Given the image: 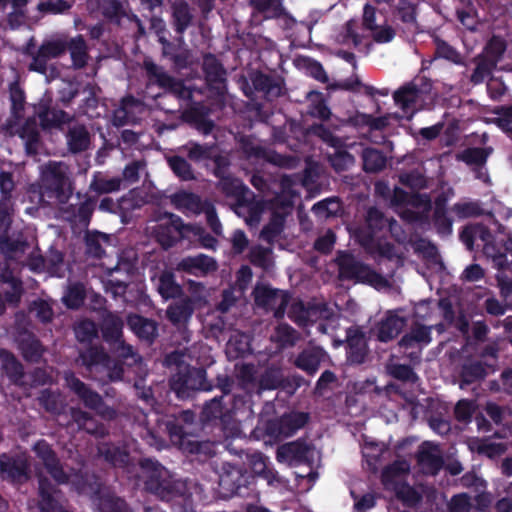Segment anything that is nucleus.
Returning <instances> with one entry per match:
<instances>
[{
    "instance_id": "nucleus-43",
    "label": "nucleus",
    "mask_w": 512,
    "mask_h": 512,
    "mask_svg": "<svg viewBox=\"0 0 512 512\" xmlns=\"http://www.w3.org/2000/svg\"><path fill=\"white\" fill-rule=\"evenodd\" d=\"M329 89L348 93H356L364 96H388L390 94V90L388 88L377 89L374 86L366 85L359 81H355L354 83L345 81L342 83L333 84L329 86Z\"/></svg>"
},
{
    "instance_id": "nucleus-50",
    "label": "nucleus",
    "mask_w": 512,
    "mask_h": 512,
    "mask_svg": "<svg viewBox=\"0 0 512 512\" xmlns=\"http://www.w3.org/2000/svg\"><path fill=\"white\" fill-rule=\"evenodd\" d=\"M171 429V437H169L171 443L183 453L195 455L197 452V442L199 440L190 432L181 434L180 429L177 426L173 425L171 426Z\"/></svg>"
},
{
    "instance_id": "nucleus-59",
    "label": "nucleus",
    "mask_w": 512,
    "mask_h": 512,
    "mask_svg": "<svg viewBox=\"0 0 512 512\" xmlns=\"http://www.w3.org/2000/svg\"><path fill=\"white\" fill-rule=\"evenodd\" d=\"M36 260L41 262L43 270H47L51 275L61 276L64 262V254L61 251L50 248L46 256H37Z\"/></svg>"
},
{
    "instance_id": "nucleus-38",
    "label": "nucleus",
    "mask_w": 512,
    "mask_h": 512,
    "mask_svg": "<svg viewBox=\"0 0 512 512\" xmlns=\"http://www.w3.org/2000/svg\"><path fill=\"white\" fill-rule=\"evenodd\" d=\"M286 376L283 370L277 366H269L258 377V395L262 390L281 389L284 391Z\"/></svg>"
},
{
    "instance_id": "nucleus-40",
    "label": "nucleus",
    "mask_w": 512,
    "mask_h": 512,
    "mask_svg": "<svg viewBox=\"0 0 512 512\" xmlns=\"http://www.w3.org/2000/svg\"><path fill=\"white\" fill-rule=\"evenodd\" d=\"M432 83L424 75H418L394 91L393 96H422L430 94Z\"/></svg>"
},
{
    "instance_id": "nucleus-31",
    "label": "nucleus",
    "mask_w": 512,
    "mask_h": 512,
    "mask_svg": "<svg viewBox=\"0 0 512 512\" xmlns=\"http://www.w3.org/2000/svg\"><path fill=\"white\" fill-rule=\"evenodd\" d=\"M366 227L361 231L363 244L374 241L377 234L387 227L388 220L383 212L376 207L367 210L365 218Z\"/></svg>"
},
{
    "instance_id": "nucleus-41",
    "label": "nucleus",
    "mask_w": 512,
    "mask_h": 512,
    "mask_svg": "<svg viewBox=\"0 0 512 512\" xmlns=\"http://www.w3.org/2000/svg\"><path fill=\"white\" fill-rule=\"evenodd\" d=\"M37 400L46 412L56 416L61 415L66 406L61 393L50 388L41 390Z\"/></svg>"
},
{
    "instance_id": "nucleus-51",
    "label": "nucleus",
    "mask_w": 512,
    "mask_h": 512,
    "mask_svg": "<svg viewBox=\"0 0 512 512\" xmlns=\"http://www.w3.org/2000/svg\"><path fill=\"white\" fill-rule=\"evenodd\" d=\"M0 281L9 284L11 287V290L5 291V299L8 304L18 306L24 293L22 281L8 270L0 274Z\"/></svg>"
},
{
    "instance_id": "nucleus-26",
    "label": "nucleus",
    "mask_w": 512,
    "mask_h": 512,
    "mask_svg": "<svg viewBox=\"0 0 512 512\" xmlns=\"http://www.w3.org/2000/svg\"><path fill=\"white\" fill-rule=\"evenodd\" d=\"M406 325V319L389 311L376 325V339L388 343L399 336Z\"/></svg>"
},
{
    "instance_id": "nucleus-36",
    "label": "nucleus",
    "mask_w": 512,
    "mask_h": 512,
    "mask_svg": "<svg viewBox=\"0 0 512 512\" xmlns=\"http://www.w3.org/2000/svg\"><path fill=\"white\" fill-rule=\"evenodd\" d=\"M66 51H69L75 69H82L87 65L89 59L88 46L83 35L79 34L70 39L66 37Z\"/></svg>"
},
{
    "instance_id": "nucleus-11",
    "label": "nucleus",
    "mask_w": 512,
    "mask_h": 512,
    "mask_svg": "<svg viewBox=\"0 0 512 512\" xmlns=\"http://www.w3.org/2000/svg\"><path fill=\"white\" fill-rule=\"evenodd\" d=\"M344 348L347 365L359 366L364 364L369 355V346L365 332L357 326L347 328Z\"/></svg>"
},
{
    "instance_id": "nucleus-22",
    "label": "nucleus",
    "mask_w": 512,
    "mask_h": 512,
    "mask_svg": "<svg viewBox=\"0 0 512 512\" xmlns=\"http://www.w3.org/2000/svg\"><path fill=\"white\" fill-rule=\"evenodd\" d=\"M0 370L9 382L22 387L25 384V369L21 361L9 350L0 348Z\"/></svg>"
},
{
    "instance_id": "nucleus-53",
    "label": "nucleus",
    "mask_w": 512,
    "mask_h": 512,
    "mask_svg": "<svg viewBox=\"0 0 512 512\" xmlns=\"http://www.w3.org/2000/svg\"><path fill=\"white\" fill-rule=\"evenodd\" d=\"M74 333L79 343L90 346L98 338L99 328L93 320L85 318L75 323Z\"/></svg>"
},
{
    "instance_id": "nucleus-4",
    "label": "nucleus",
    "mask_w": 512,
    "mask_h": 512,
    "mask_svg": "<svg viewBox=\"0 0 512 512\" xmlns=\"http://www.w3.org/2000/svg\"><path fill=\"white\" fill-rule=\"evenodd\" d=\"M213 383L207 379V371L203 367L188 366L170 379V389L180 400L194 397L197 391L210 392Z\"/></svg>"
},
{
    "instance_id": "nucleus-23",
    "label": "nucleus",
    "mask_w": 512,
    "mask_h": 512,
    "mask_svg": "<svg viewBox=\"0 0 512 512\" xmlns=\"http://www.w3.org/2000/svg\"><path fill=\"white\" fill-rule=\"evenodd\" d=\"M416 460L424 473L429 475H437L444 466V459L437 446L427 441L420 445Z\"/></svg>"
},
{
    "instance_id": "nucleus-13",
    "label": "nucleus",
    "mask_w": 512,
    "mask_h": 512,
    "mask_svg": "<svg viewBox=\"0 0 512 512\" xmlns=\"http://www.w3.org/2000/svg\"><path fill=\"white\" fill-rule=\"evenodd\" d=\"M35 115L43 130H63L64 126L73 120L69 113L52 105V98H40L35 106Z\"/></svg>"
},
{
    "instance_id": "nucleus-20",
    "label": "nucleus",
    "mask_w": 512,
    "mask_h": 512,
    "mask_svg": "<svg viewBox=\"0 0 512 512\" xmlns=\"http://www.w3.org/2000/svg\"><path fill=\"white\" fill-rule=\"evenodd\" d=\"M312 445L308 444L305 438H298L295 441L285 443L278 447L276 457L279 462L287 461L294 464L309 462V453Z\"/></svg>"
},
{
    "instance_id": "nucleus-28",
    "label": "nucleus",
    "mask_w": 512,
    "mask_h": 512,
    "mask_svg": "<svg viewBox=\"0 0 512 512\" xmlns=\"http://www.w3.org/2000/svg\"><path fill=\"white\" fill-rule=\"evenodd\" d=\"M127 324L133 333L142 341L152 344L158 336V323L139 314H131Z\"/></svg>"
},
{
    "instance_id": "nucleus-55",
    "label": "nucleus",
    "mask_w": 512,
    "mask_h": 512,
    "mask_svg": "<svg viewBox=\"0 0 512 512\" xmlns=\"http://www.w3.org/2000/svg\"><path fill=\"white\" fill-rule=\"evenodd\" d=\"M122 180L119 177L107 178L100 172L93 175L89 189L97 194H107L120 190Z\"/></svg>"
},
{
    "instance_id": "nucleus-37",
    "label": "nucleus",
    "mask_w": 512,
    "mask_h": 512,
    "mask_svg": "<svg viewBox=\"0 0 512 512\" xmlns=\"http://www.w3.org/2000/svg\"><path fill=\"white\" fill-rule=\"evenodd\" d=\"M217 188L225 196L235 198L239 205L245 203L246 195L249 192L247 186L240 179L232 175L220 179Z\"/></svg>"
},
{
    "instance_id": "nucleus-56",
    "label": "nucleus",
    "mask_w": 512,
    "mask_h": 512,
    "mask_svg": "<svg viewBox=\"0 0 512 512\" xmlns=\"http://www.w3.org/2000/svg\"><path fill=\"white\" fill-rule=\"evenodd\" d=\"M86 299V289L83 283L75 282L69 285L63 295L62 301L69 309H79Z\"/></svg>"
},
{
    "instance_id": "nucleus-46",
    "label": "nucleus",
    "mask_w": 512,
    "mask_h": 512,
    "mask_svg": "<svg viewBox=\"0 0 512 512\" xmlns=\"http://www.w3.org/2000/svg\"><path fill=\"white\" fill-rule=\"evenodd\" d=\"M432 341L431 330L423 324H415L411 330L402 336L398 344L403 348H412L416 343L428 345Z\"/></svg>"
},
{
    "instance_id": "nucleus-10",
    "label": "nucleus",
    "mask_w": 512,
    "mask_h": 512,
    "mask_svg": "<svg viewBox=\"0 0 512 512\" xmlns=\"http://www.w3.org/2000/svg\"><path fill=\"white\" fill-rule=\"evenodd\" d=\"M37 459L42 463L46 472L51 478L59 485L67 484L69 481V474L64 470V467L52 448L45 439H39L32 447Z\"/></svg>"
},
{
    "instance_id": "nucleus-25",
    "label": "nucleus",
    "mask_w": 512,
    "mask_h": 512,
    "mask_svg": "<svg viewBox=\"0 0 512 512\" xmlns=\"http://www.w3.org/2000/svg\"><path fill=\"white\" fill-rule=\"evenodd\" d=\"M290 184V179L284 176L281 180L282 191L267 202V208L271 211V215H282L285 221L294 207V197L296 195L294 191L288 189Z\"/></svg>"
},
{
    "instance_id": "nucleus-6",
    "label": "nucleus",
    "mask_w": 512,
    "mask_h": 512,
    "mask_svg": "<svg viewBox=\"0 0 512 512\" xmlns=\"http://www.w3.org/2000/svg\"><path fill=\"white\" fill-rule=\"evenodd\" d=\"M214 100L205 105L203 102H194L181 113V120L204 135L210 134L215 128V123L209 117L216 109L222 110L227 105L228 98H211Z\"/></svg>"
},
{
    "instance_id": "nucleus-29",
    "label": "nucleus",
    "mask_w": 512,
    "mask_h": 512,
    "mask_svg": "<svg viewBox=\"0 0 512 512\" xmlns=\"http://www.w3.org/2000/svg\"><path fill=\"white\" fill-rule=\"evenodd\" d=\"M171 24L174 31L180 38L183 37L186 30L192 25L194 16L186 0H175L170 2Z\"/></svg>"
},
{
    "instance_id": "nucleus-61",
    "label": "nucleus",
    "mask_w": 512,
    "mask_h": 512,
    "mask_svg": "<svg viewBox=\"0 0 512 512\" xmlns=\"http://www.w3.org/2000/svg\"><path fill=\"white\" fill-rule=\"evenodd\" d=\"M181 151L186 152L189 160L193 162H200L212 159L213 146L209 144H200L194 141H189L187 144L180 148Z\"/></svg>"
},
{
    "instance_id": "nucleus-45",
    "label": "nucleus",
    "mask_w": 512,
    "mask_h": 512,
    "mask_svg": "<svg viewBox=\"0 0 512 512\" xmlns=\"http://www.w3.org/2000/svg\"><path fill=\"white\" fill-rule=\"evenodd\" d=\"M67 143L72 153H80L88 149L90 145V134L84 125H74L68 130Z\"/></svg>"
},
{
    "instance_id": "nucleus-1",
    "label": "nucleus",
    "mask_w": 512,
    "mask_h": 512,
    "mask_svg": "<svg viewBox=\"0 0 512 512\" xmlns=\"http://www.w3.org/2000/svg\"><path fill=\"white\" fill-rule=\"evenodd\" d=\"M139 467L143 474L144 490L156 499L181 504L191 497L187 482L176 478L159 461L141 458Z\"/></svg>"
},
{
    "instance_id": "nucleus-7",
    "label": "nucleus",
    "mask_w": 512,
    "mask_h": 512,
    "mask_svg": "<svg viewBox=\"0 0 512 512\" xmlns=\"http://www.w3.org/2000/svg\"><path fill=\"white\" fill-rule=\"evenodd\" d=\"M310 416L307 412L291 411L280 417L269 419L265 423V435L271 441L280 442L291 437L302 429L308 422Z\"/></svg>"
},
{
    "instance_id": "nucleus-60",
    "label": "nucleus",
    "mask_w": 512,
    "mask_h": 512,
    "mask_svg": "<svg viewBox=\"0 0 512 512\" xmlns=\"http://www.w3.org/2000/svg\"><path fill=\"white\" fill-rule=\"evenodd\" d=\"M74 3V0H43L37 4L36 9L42 15H64L72 9Z\"/></svg>"
},
{
    "instance_id": "nucleus-48",
    "label": "nucleus",
    "mask_w": 512,
    "mask_h": 512,
    "mask_svg": "<svg viewBox=\"0 0 512 512\" xmlns=\"http://www.w3.org/2000/svg\"><path fill=\"white\" fill-rule=\"evenodd\" d=\"M285 226L282 215H271L269 222L258 233V239L266 242L270 247L280 238Z\"/></svg>"
},
{
    "instance_id": "nucleus-39",
    "label": "nucleus",
    "mask_w": 512,
    "mask_h": 512,
    "mask_svg": "<svg viewBox=\"0 0 512 512\" xmlns=\"http://www.w3.org/2000/svg\"><path fill=\"white\" fill-rule=\"evenodd\" d=\"M144 98H121L120 110L115 115V121L118 125H126L134 122L136 117L132 115L134 110L142 115L146 111Z\"/></svg>"
},
{
    "instance_id": "nucleus-9",
    "label": "nucleus",
    "mask_w": 512,
    "mask_h": 512,
    "mask_svg": "<svg viewBox=\"0 0 512 512\" xmlns=\"http://www.w3.org/2000/svg\"><path fill=\"white\" fill-rule=\"evenodd\" d=\"M335 262L338 266V278L341 281L372 283L379 277L378 273L348 251H339Z\"/></svg>"
},
{
    "instance_id": "nucleus-15",
    "label": "nucleus",
    "mask_w": 512,
    "mask_h": 512,
    "mask_svg": "<svg viewBox=\"0 0 512 512\" xmlns=\"http://www.w3.org/2000/svg\"><path fill=\"white\" fill-rule=\"evenodd\" d=\"M0 478L4 481L21 484L29 479V462L20 455L0 454Z\"/></svg>"
},
{
    "instance_id": "nucleus-32",
    "label": "nucleus",
    "mask_w": 512,
    "mask_h": 512,
    "mask_svg": "<svg viewBox=\"0 0 512 512\" xmlns=\"http://www.w3.org/2000/svg\"><path fill=\"white\" fill-rule=\"evenodd\" d=\"M251 390H242L233 395L230 412L238 422L251 420L254 417Z\"/></svg>"
},
{
    "instance_id": "nucleus-52",
    "label": "nucleus",
    "mask_w": 512,
    "mask_h": 512,
    "mask_svg": "<svg viewBox=\"0 0 512 512\" xmlns=\"http://www.w3.org/2000/svg\"><path fill=\"white\" fill-rule=\"evenodd\" d=\"M298 331L287 323H280L276 326L271 340L276 342L282 349L293 347L299 340Z\"/></svg>"
},
{
    "instance_id": "nucleus-42",
    "label": "nucleus",
    "mask_w": 512,
    "mask_h": 512,
    "mask_svg": "<svg viewBox=\"0 0 512 512\" xmlns=\"http://www.w3.org/2000/svg\"><path fill=\"white\" fill-rule=\"evenodd\" d=\"M251 351L250 337L245 333H234L226 344V354L230 359L243 358Z\"/></svg>"
},
{
    "instance_id": "nucleus-35",
    "label": "nucleus",
    "mask_w": 512,
    "mask_h": 512,
    "mask_svg": "<svg viewBox=\"0 0 512 512\" xmlns=\"http://www.w3.org/2000/svg\"><path fill=\"white\" fill-rule=\"evenodd\" d=\"M98 454L114 467L128 468L131 462L130 453L113 443L103 442L98 446Z\"/></svg>"
},
{
    "instance_id": "nucleus-16",
    "label": "nucleus",
    "mask_w": 512,
    "mask_h": 512,
    "mask_svg": "<svg viewBox=\"0 0 512 512\" xmlns=\"http://www.w3.org/2000/svg\"><path fill=\"white\" fill-rule=\"evenodd\" d=\"M290 301V295L279 289L270 288L258 282V308L272 311L275 318H283Z\"/></svg>"
},
{
    "instance_id": "nucleus-30",
    "label": "nucleus",
    "mask_w": 512,
    "mask_h": 512,
    "mask_svg": "<svg viewBox=\"0 0 512 512\" xmlns=\"http://www.w3.org/2000/svg\"><path fill=\"white\" fill-rule=\"evenodd\" d=\"M130 273L126 264L125 270L120 265L115 266L108 272V279L104 282L106 292H110L115 298L124 296L129 285Z\"/></svg>"
},
{
    "instance_id": "nucleus-54",
    "label": "nucleus",
    "mask_w": 512,
    "mask_h": 512,
    "mask_svg": "<svg viewBox=\"0 0 512 512\" xmlns=\"http://www.w3.org/2000/svg\"><path fill=\"white\" fill-rule=\"evenodd\" d=\"M486 376V365L481 361H466L461 367L460 377L463 384L470 385Z\"/></svg>"
},
{
    "instance_id": "nucleus-57",
    "label": "nucleus",
    "mask_w": 512,
    "mask_h": 512,
    "mask_svg": "<svg viewBox=\"0 0 512 512\" xmlns=\"http://www.w3.org/2000/svg\"><path fill=\"white\" fill-rule=\"evenodd\" d=\"M313 214L319 219L337 216L341 211V202L337 197L325 198L312 206Z\"/></svg>"
},
{
    "instance_id": "nucleus-21",
    "label": "nucleus",
    "mask_w": 512,
    "mask_h": 512,
    "mask_svg": "<svg viewBox=\"0 0 512 512\" xmlns=\"http://www.w3.org/2000/svg\"><path fill=\"white\" fill-rule=\"evenodd\" d=\"M328 353L320 346H308L296 356L293 364L309 376H314L322 362L328 358Z\"/></svg>"
},
{
    "instance_id": "nucleus-34",
    "label": "nucleus",
    "mask_w": 512,
    "mask_h": 512,
    "mask_svg": "<svg viewBox=\"0 0 512 512\" xmlns=\"http://www.w3.org/2000/svg\"><path fill=\"white\" fill-rule=\"evenodd\" d=\"M124 322L120 316L112 312L107 313L100 324V331L103 341L112 345L123 338Z\"/></svg>"
},
{
    "instance_id": "nucleus-3",
    "label": "nucleus",
    "mask_w": 512,
    "mask_h": 512,
    "mask_svg": "<svg viewBox=\"0 0 512 512\" xmlns=\"http://www.w3.org/2000/svg\"><path fill=\"white\" fill-rule=\"evenodd\" d=\"M40 181L48 198L67 203L73 194V183L69 177V167L63 162L49 161L41 170Z\"/></svg>"
},
{
    "instance_id": "nucleus-5",
    "label": "nucleus",
    "mask_w": 512,
    "mask_h": 512,
    "mask_svg": "<svg viewBox=\"0 0 512 512\" xmlns=\"http://www.w3.org/2000/svg\"><path fill=\"white\" fill-rule=\"evenodd\" d=\"M142 69L147 89L156 87L164 93L174 96H192L191 91L187 92V87L182 79L172 76L163 66L155 63L151 58H144Z\"/></svg>"
},
{
    "instance_id": "nucleus-58",
    "label": "nucleus",
    "mask_w": 512,
    "mask_h": 512,
    "mask_svg": "<svg viewBox=\"0 0 512 512\" xmlns=\"http://www.w3.org/2000/svg\"><path fill=\"white\" fill-rule=\"evenodd\" d=\"M393 492L396 498L409 508L418 506L422 501V495L405 481L394 487Z\"/></svg>"
},
{
    "instance_id": "nucleus-2",
    "label": "nucleus",
    "mask_w": 512,
    "mask_h": 512,
    "mask_svg": "<svg viewBox=\"0 0 512 512\" xmlns=\"http://www.w3.org/2000/svg\"><path fill=\"white\" fill-rule=\"evenodd\" d=\"M218 475V494L223 499L249 497L255 490V476L241 466L223 462Z\"/></svg>"
},
{
    "instance_id": "nucleus-18",
    "label": "nucleus",
    "mask_w": 512,
    "mask_h": 512,
    "mask_svg": "<svg viewBox=\"0 0 512 512\" xmlns=\"http://www.w3.org/2000/svg\"><path fill=\"white\" fill-rule=\"evenodd\" d=\"M175 269L178 272L195 277H206L217 271L218 263L213 257L199 253L194 256L183 257L177 262Z\"/></svg>"
},
{
    "instance_id": "nucleus-63",
    "label": "nucleus",
    "mask_w": 512,
    "mask_h": 512,
    "mask_svg": "<svg viewBox=\"0 0 512 512\" xmlns=\"http://www.w3.org/2000/svg\"><path fill=\"white\" fill-rule=\"evenodd\" d=\"M68 474L69 481L67 484H70L72 489L78 494H87L93 490V476L90 475L89 472L81 469H72V473Z\"/></svg>"
},
{
    "instance_id": "nucleus-64",
    "label": "nucleus",
    "mask_w": 512,
    "mask_h": 512,
    "mask_svg": "<svg viewBox=\"0 0 512 512\" xmlns=\"http://www.w3.org/2000/svg\"><path fill=\"white\" fill-rule=\"evenodd\" d=\"M98 509L100 512H132L124 499L111 493L100 496Z\"/></svg>"
},
{
    "instance_id": "nucleus-17",
    "label": "nucleus",
    "mask_w": 512,
    "mask_h": 512,
    "mask_svg": "<svg viewBox=\"0 0 512 512\" xmlns=\"http://www.w3.org/2000/svg\"><path fill=\"white\" fill-rule=\"evenodd\" d=\"M38 509L40 512H69L63 505L61 490L48 478H39Z\"/></svg>"
},
{
    "instance_id": "nucleus-44",
    "label": "nucleus",
    "mask_w": 512,
    "mask_h": 512,
    "mask_svg": "<svg viewBox=\"0 0 512 512\" xmlns=\"http://www.w3.org/2000/svg\"><path fill=\"white\" fill-rule=\"evenodd\" d=\"M260 158L275 166L286 169H294L300 162L297 156L280 154L258 144V159Z\"/></svg>"
},
{
    "instance_id": "nucleus-62",
    "label": "nucleus",
    "mask_w": 512,
    "mask_h": 512,
    "mask_svg": "<svg viewBox=\"0 0 512 512\" xmlns=\"http://www.w3.org/2000/svg\"><path fill=\"white\" fill-rule=\"evenodd\" d=\"M226 408L223 402V396H215L203 405L200 413V419L203 423H209L213 420L220 419Z\"/></svg>"
},
{
    "instance_id": "nucleus-12",
    "label": "nucleus",
    "mask_w": 512,
    "mask_h": 512,
    "mask_svg": "<svg viewBox=\"0 0 512 512\" xmlns=\"http://www.w3.org/2000/svg\"><path fill=\"white\" fill-rule=\"evenodd\" d=\"M202 69L209 96H231L227 92V72L215 55L209 53L204 56Z\"/></svg>"
},
{
    "instance_id": "nucleus-19",
    "label": "nucleus",
    "mask_w": 512,
    "mask_h": 512,
    "mask_svg": "<svg viewBox=\"0 0 512 512\" xmlns=\"http://www.w3.org/2000/svg\"><path fill=\"white\" fill-rule=\"evenodd\" d=\"M65 381L68 388L82 401L86 408L99 411L104 406L102 396L76 377L74 373L66 374Z\"/></svg>"
},
{
    "instance_id": "nucleus-27",
    "label": "nucleus",
    "mask_w": 512,
    "mask_h": 512,
    "mask_svg": "<svg viewBox=\"0 0 512 512\" xmlns=\"http://www.w3.org/2000/svg\"><path fill=\"white\" fill-rule=\"evenodd\" d=\"M195 304V299L182 295L168 306L166 317L173 325L186 324L194 313Z\"/></svg>"
},
{
    "instance_id": "nucleus-47",
    "label": "nucleus",
    "mask_w": 512,
    "mask_h": 512,
    "mask_svg": "<svg viewBox=\"0 0 512 512\" xmlns=\"http://www.w3.org/2000/svg\"><path fill=\"white\" fill-rule=\"evenodd\" d=\"M157 290L164 299H176L183 295V288L171 271H163L158 279Z\"/></svg>"
},
{
    "instance_id": "nucleus-8",
    "label": "nucleus",
    "mask_w": 512,
    "mask_h": 512,
    "mask_svg": "<svg viewBox=\"0 0 512 512\" xmlns=\"http://www.w3.org/2000/svg\"><path fill=\"white\" fill-rule=\"evenodd\" d=\"M190 233L196 234L194 227L185 224L180 216L173 213H165L161 223L155 228V238L164 249L175 246L188 238Z\"/></svg>"
},
{
    "instance_id": "nucleus-14",
    "label": "nucleus",
    "mask_w": 512,
    "mask_h": 512,
    "mask_svg": "<svg viewBox=\"0 0 512 512\" xmlns=\"http://www.w3.org/2000/svg\"><path fill=\"white\" fill-rule=\"evenodd\" d=\"M66 53V37L45 40L39 46L29 64V70L46 74L50 59L59 58Z\"/></svg>"
},
{
    "instance_id": "nucleus-33",
    "label": "nucleus",
    "mask_w": 512,
    "mask_h": 512,
    "mask_svg": "<svg viewBox=\"0 0 512 512\" xmlns=\"http://www.w3.org/2000/svg\"><path fill=\"white\" fill-rule=\"evenodd\" d=\"M17 344L25 361L30 363L40 362L44 353V347L33 333L25 332L19 337Z\"/></svg>"
},
{
    "instance_id": "nucleus-24",
    "label": "nucleus",
    "mask_w": 512,
    "mask_h": 512,
    "mask_svg": "<svg viewBox=\"0 0 512 512\" xmlns=\"http://www.w3.org/2000/svg\"><path fill=\"white\" fill-rule=\"evenodd\" d=\"M79 359L82 366L90 374L100 372L111 363V356L102 345H90L80 351Z\"/></svg>"
},
{
    "instance_id": "nucleus-49",
    "label": "nucleus",
    "mask_w": 512,
    "mask_h": 512,
    "mask_svg": "<svg viewBox=\"0 0 512 512\" xmlns=\"http://www.w3.org/2000/svg\"><path fill=\"white\" fill-rule=\"evenodd\" d=\"M363 170L367 173H377L386 167V156L376 148H365L362 151Z\"/></svg>"
}]
</instances>
